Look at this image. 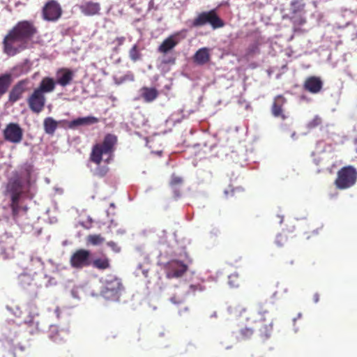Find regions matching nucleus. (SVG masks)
Returning a JSON list of instances; mask_svg holds the SVG:
<instances>
[{
  "mask_svg": "<svg viewBox=\"0 0 357 357\" xmlns=\"http://www.w3.org/2000/svg\"><path fill=\"white\" fill-rule=\"evenodd\" d=\"M291 10L294 13L301 12L305 7V3L303 0H292L291 2Z\"/></svg>",
  "mask_w": 357,
  "mask_h": 357,
  "instance_id": "c85d7f7f",
  "label": "nucleus"
},
{
  "mask_svg": "<svg viewBox=\"0 0 357 357\" xmlns=\"http://www.w3.org/2000/svg\"><path fill=\"white\" fill-rule=\"evenodd\" d=\"M295 135H296V133H295V132H293V133L291 134V137H292L294 139H296V138H295Z\"/></svg>",
  "mask_w": 357,
  "mask_h": 357,
  "instance_id": "6e6d98bb",
  "label": "nucleus"
},
{
  "mask_svg": "<svg viewBox=\"0 0 357 357\" xmlns=\"http://www.w3.org/2000/svg\"><path fill=\"white\" fill-rule=\"evenodd\" d=\"M46 98L44 94L34 89L33 93L27 98V104L29 109L36 114L40 113L45 105Z\"/></svg>",
  "mask_w": 357,
  "mask_h": 357,
  "instance_id": "1a4fd4ad",
  "label": "nucleus"
},
{
  "mask_svg": "<svg viewBox=\"0 0 357 357\" xmlns=\"http://www.w3.org/2000/svg\"><path fill=\"white\" fill-rule=\"evenodd\" d=\"M91 222H92V220H91V218H88V222H87L86 224H85V223H84V222H82V223H81V225H82L84 227H85V228H86V229H89V228L91 227Z\"/></svg>",
  "mask_w": 357,
  "mask_h": 357,
  "instance_id": "c03bdc74",
  "label": "nucleus"
},
{
  "mask_svg": "<svg viewBox=\"0 0 357 357\" xmlns=\"http://www.w3.org/2000/svg\"><path fill=\"white\" fill-rule=\"evenodd\" d=\"M61 8L60 5L54 0L47 2L43 7V18L47 21H56L61 15Z\"/></svg>",
  "mask_w": 357,
  "mask_h": 357,
  "instance_id": "9b49d317",
  "label": "nucleus"
},
{
  "mask_svg": "<svg viewBox=\"0 0 357 357\" xmlns=\"http://www.w3.org/2000/svg\"><path fill=\"white\" fill-rule=\"evenodd\" d=\"M280 223L281 224L283 221V217H280Z\"/></svg>",
  "mask_w": 357,
  "mask_h": 357,
  "instance_id": "4d7b16f0",
  "label": "nucleus"
},
{
  "mask_svg": "<svg viewBox=\"0 0 357 357\" xmlns=\"http://www.w3.org/2000/svg\"><path fill=\"white\" fill-rule=\"evenodd\" d=\"M45 132L48 135H54L58 127V122L52 117H47L43 121Z\"/></svg>",
  "mask_w": 357,
  "mask_h": 357,
  "instance_id": "5701e85b",
  "label": "nucleus"
},
{
  "mask_svg": "<svg viewBox=\"0 0 357 357\" xmlns=\"http://www.w3.org/2000/svg\"><path fill=\"white\" fill-rule=\"evenodd\" d=\"M210 59L209 49L202 47L198 50L194 55V61L195 63L203 65L206 63Z\"/></svg>",
  "mask_w": 357,
  "mask_h": 357,
  "instance_id": "a211bd4d",
  "label": "nucleus"
},
{
  "mask_svg": "<svg viewBox=\"0 0 357 357\" xmlns=\"http://www.w3.org/2000/svg\"><path fill=\"white\" fill-rule=\"evenodd\" d=\"M13 73H4L0 75V97L8 89L13 81Z\"/></svg>",
  "mask_w": 357,
  "mask_h": 357,
  "instance_id": "aec40b11",
  "label": "nucleus"
},
{
  "mask_svg": "<svg viewBox=\"0 0 357 357\" xmlns=\"http://www.w3.org/2000/svg\"><path fill=\"white\" fill-rule=\"evenodd\" d=\"M17 68H13V71L15 70Z\"/></svg>",
  "mask_w": 357,
  "mask_h": 357,
  "instance_id": "774afa93",
  "label": "nucleus"
},
{
  "mask_svg": "<svg viewBox=\"0 0 357 357\" xmlns=\"http://www.w3.org/2000/svg\"><path fill=\"white\" fill-rule=\"evenodd\" d=\"M258 54H259V45L258 43L255 42L249 45L246 50L245 56L249 58Z\"/></svg>",
  "mask_w": 357,
  "mask_h": 357,
  "instance_id": "cd10ccee",
  "label": "nucleus"
},
{
  "mask_svg": "<svg viewBox=\"0 0 357 357\" xmlns=\"http://www.w3.org/2000/svg\"><path fill=\"white\" fill-rule=\"evenodd\" d=\"M245 307L241 306L239 304H234L233 305H230L228 307V310L230 314H233L234 316L238 317L241 316L242 312L245 311Z\"/></svg>",
  "mask_w": 357,
  "mask_h": 357,
  "instance_id": "c756f323",
  "label": "nucleus"
},
{
  "mask_svg": "<svg viewBox=\"0 0 357 357\" xmlns=\"http://www.w3.org/2000/svg\"><path fill=\"white\" fill-rule=\"evenodd\" d=\"M6 309L15 317L21 316L22 312L17 305H14L13 307L7 305Z\"/></svg>",
  "mask_w": 357,
  "mask_h": 357,
  "instance_id": "e433bc0d",
  "label": "nucleus"
},
{
  "mask_svg": "<svg viewBox=\"0 0 357 357\" xmlns=\"http://www.w3.org/2000/svg\"><path fill=\"white\" fill-rule=\"evenodd\" d=\"M45 278L47 279V282H45V287H47L49 286L54 285L56 284V281H55L54 278L48 277L46 275H45Z\"/></svg>",
  "mask_w": 357,
  "mask_h": 357,
  "instance_id": "79ce46f5",
  "label": "nucleus"
},
{
  "mask_svg": "<svg viewBox=\"0 0 357 357\" xmlns=\"http://www.w3.org/2000/svg\"><path fill=\"white\" fill-rule=\"evenodd\" d=\"M98 121V119L94 116H89L81 117L70 121L69 123V127L72 128L78 126L91 125L97 123Z\"/></svg>",
  "mask_w": 357,
  "mask_h": 357,
  "instance_id": "412c9836",
  "label": "nucleus"
},
{
  "mask_svg": "<svg viewBox=\"0 0 357 357\" xmlns=\"http://www.w3.org/2000/svg\"><path fill=\"white\" fill-rule=\"evenodd\" d=\"M294 331H295V332H297L298 329L295 328Z\"/></svg>",
  "mask_w": 357,
  "mask_h": 357,
  "instance_id": "338daca9",
  "label": "nucleus"
},
{
  "mask_svg": "<svg viewBox=\"0 0 357 357\" xmlns=\"http://www.w3.org/2000/svg\"><path fill=\"white\" fill-rule=\"evenodd\" d=\"M125 40V37L121 36L116 38V41H117L119 45H121L124 43Z\"/></svg>",
  "mask_w": 357,
  "mask_h": 357,
  "instance_id": "49530a36",
  "label": "nucleus"
},
{
  "mask_svg": "<svg viewBox=\"0 0 357 357\" xmlns=\"http://www.w3.org/2000/svg\"><path fill=\"white\" fill-rule=\"evenodd\" d=\"M320 123H321L320 118H319L318 116H316V117H314V119L312 121H310L308 123V127L309 128H314V127L318 126Z\"/></svg>",
  "mask_w": 357,
  "mask_h": 357,
  "instance_id": "a19ab883",
  "label": "nucleus"
},
{
  "mask_svg": "<svg viewBox=\"0 0 357 357\" xmlns=\"http://www.w3.org/2000/svg\"><path fill=\"white\" fill-rule=\"evenodd\" d=\"M253 334V331L250 328H245L241 331V335H242V338L246 339L249 338Z\"/></svg>",
  "mask_w": 357,
  "mask_h": 357,
  "instance_id": "4c0bfd02",
  "label": "nucleus"
},
{
  "mask_svg": "<svg viewBox=\"0 0 357 357\" xmlns=\"http://www.w3.org/2000/svg\"><path fill=\"white\" fill-rule=\"evenodd\" d=\"M301 315H302L301 313H298V319H300L301 317Z\"/></svg>",
  "mask_w": 357,
  "mask_h": 357,
  "instance_id": "13d9d810",
  "label": "nucleus"
},
{
  "mask_svg": "<svg viewBox=\"0 0 357 357\" xmlns=\"http://www.w3.org/2000/svg\"><path fill=\"white\" fill-rule=\"evenodd\" d=\"M304 86L307 91L317 93L322 88V82L319 77H310L306 79Z\"/></svg>",
  "mask_w": 357,
  "mask_h": 357,
  "instance_id": "dca6fc26",
  "label": "nucleus"
},
{
  "mask_svg": "<svg viewBox=\"0 0 357 357\" xmlns=\"http://www.w3.org/2000/svg\"><path fill=\"white\" fill-rule=\"evenodd\" d=\"M75 73L68 68H60L56 73V84L64 87L71 84Z\"/></svg>",
  "mask_w": 357,
  "mask_h": 357,
  "instance_id": "ddd939ff",
  "label": "nucleus"
},
{
  "mask_svg": "<svg viewBox=\"0 0 357 357\" xmlns=\"http://www.w3.org/2000/svg\"><path fill=\"white\" fill-rule=\"evenodd\" d=\"M61 333L63 332H59L56 326L51 325L49 331V337L55 342H59L62 340Z\"/></svg>",
  "mask_w": 357,
  "mask_h": 357,
  "instance_id": "b1692460",
  "label": "nucleus"
},
{
  "mask_svg": "<svg viewBox=\"0 0 357 357\" xmlns=\"http://www.w3.org/2000/svg\"><path fill=\"white\" fill-rule=\"evenodd\" d=\"M129 55H130V58L131 59V60H132L134 61H136L137 60H138L139 59L140 54L137 50V47L136 45H135L131 48V50H130V52H129Z\"/></svg>",
  "mask_w": 357,
  "mask_h": 357,
  "instance_id": "f704fd0d",
  "label": "nucleus"
},
{
  "mask_svg": "<svg viewBox=\"0 0 357 357\" xmlns=\"http://www.w3.org/2000/svg\"><path fill=\"white\" fill-rule=\"evenodd\" d=\"M199 290L202 291V289L201 287H199Z\"/></svg>",
  "mask_w": 357,
  "mask_h": 357,
  "instance_id": "0e129e2a",
  "label": "nucleus"
},
{
  "mask_svg": "<svg viewBox=\"0 0 357 357\" xmlns=\"http://www.w3.org/2000/svg\"><path fill=\"white\" fill-rule=\"evenodd\" d=\"M228 284L230 287H238V275L237 273H233L229 276Z\"/></svg>",
  "mask_w": 357,
  "mask_h": 357,
  "instance_id": "72a5a7b5",
  "label": "nucleus"
},
{
  "mask_svg": "<svg viewBox=\"0 0 357 357\" xmlns=\"http://www.w3.org/2000/svg\"><path fill=\"white\" fill-rule=\"evenodd\" d=\"M272 330V323H270L268 325H265L262 328L260 329L261 335L266 339L270 337Z\"/></svg>",
  "mask_w": 357,
  "mask_h": 357,
  "instance_id": "2f4dec72",
  "label": "nucleus"
},
{
  "mask_svg": "<svg viewBox=\"0 0 357 357\" xmlns=\"http://www.w3.org/2000/svg\"><path fill=\"white\" fill-rule=\"evenodd\" d=\"M29 172H26L23 175L14 174L9 180L7 190L11 196V207L14 217L20 211V201L22 197L32 198L35 193V187L29 177Z\"/></svg>",
  "mask_w": 357,
  "mask_h": 357,
  "instance_id": "f03ea898",
  "label": "nucleus"
},
{
  "mask_svg": "<svg viewBox=\"0 0 357 357\" xmlns=\"http://www.w3.org/2000/svg\"><path fill=\"white\" fill-rule=\"evenodd\" d=\"M124 79L129 80V81H133L134 75L132 73H129L127 75H126Z\"/></svg>",
  "mask_w": 357,
  "mask_h": 357,
  "instance_id": "a18cd8bd",
  "label": "nucleus"
},
{
  "mask_svg": "<svg viewBox=\"0 0 357 357\" xmlns=\"http://www.w3.org/2000/svg\"><path fill=\"white\" fill-rule=\"evenodd\" d=\"M187 269L188 265L181 259H171L165 265L166 277L169 279L181 278Z\"/></svg>",
  "mask_w": 357,
  "mask_h": 357,
  "instance_id": "423d86ee",
  "label": "nucleus"
},
{
  "mask_svg": "<svg viewBox=\"0 0 357 357\" xmlns=\"http://www.w3.org/2000/svg\"><path fill=\"white\" fill-rule=\"evenodd\" d=\"M314 303H317L319 301V294H315L314 295Z\"/></svg>",
  "mask_w": 357,
  "mask_h": 357,
  "instance_id": "09e8293b",
  "label": "nucleus"
},
{
  "mask_svg": "<svg viewBox=\"0 0 357 357\" xmlns=\"http://www.w3.org/2000/svg\"><path fill=\"white\" fill-rule=\"evenodd\" d=\"M183 36L180 33H176L167 38L158 47V51L166 54L174 49L182 40Z\"/></svg>",
  "mask_w": 357,
  "mask_h": 357,
  "instance_id": "f8f14e48",
  "label": "nucleus"
},
{
  "mask_svg": "<svg viewBox=\"0 0 357 357\" xmlns=\"http://www.w3.org/2000/svg\"><path fill=\"white\" fill-rule=\"evenodd\" d=\"M181 183H182V178L181 177L175 176V175H172V180L170 182V184L172 186H174L176 184H180Z\"/></svg>",
  "mask_w": 357,
  "mask_h": 357,
  "instance_id": "ea45409f",
  "label": "nucleus"
},
{
  "mask_svg": "<svg viewBox=\"0 0 357 357\" xmlns=\"http://www.w3.org/2000/svg\"><path fill=\"white\" fill-rule=\"evenodd\" d=\"M27 348V345L22 344L21 343H17V344H15L13 347V354L15 357V356L17 354L23 353L26 351V349Z\"/></svg>",
  "mask_w": 357,
  "mask_h": 357,
  "instance_id": "473e14b6",
  "label": "nucleus"
},
{
  "mask_svg": "<svg viewBox=\"0 0 357 357\" xmlns=\"http://www.w3.org/2000/svg\"><path fill=\"white\" fill-rule=\"evenodd\" d=\"M107 245L116 253L121 251V248L114 241L107 242Z\"/></svg>",
  "mask_w": 357,
  "mask_h": 357,
  "instance_id": "58836bf2",
  "label": "nucleus"
},
{
  "mask_svg": "<svg viewBox=\"0 0 357 357\" xmlns=\"http://www.w3.org/2000/svg\"><path fill=\"white\" fill-rule=\"evenodd\" d=\"M190 289H192L193 291H195L197 289V287L194 286V285H191L190 286Z\"/></svg>",
  "mask_w": 357,
  "mask_h": 357,
  "instance_id": "864d4df0",
  "label": "nucleus"
},
{
  "mask_svg": "<svg viewBox=\"0 0 357 357\" xmlns=\"http://www.w3.org/2000/svg\"><path fill=\"white\" fill-rule=\"evenodd\" d=\"M3 136L6 141L18 144L22 139L23 130L17 123H10L4 129Z\"/></svg>",
  "mask_w": 357,
  "mask_h": 357,
  "instance_id": "9d476101",
  "label": "nucleus"
},
{
  "mask_svg": "<svg viewBox=\"0 0 357 357\" xmlns=\"http://www.w3.org/2000/svg\"><path fill=\"white\" fill-rule=\"evenodd\" d=\"M31 266L33 268H30V271H33L34 273L37 272V271L42 270L43 268V262L41 259L38 257H32L31 258Z\"/></svg>",
  "mask_w": 357,
  "mask_h": 357,
  "instance_id": "bb28decb",
  "label": "nucleus"
},
{
  "mask_svg": "<svg viewBox=\"0 0 357 357\" xmlns=\"http://www.w3.org/2000/svg\"><path fill=\"white\" fill-rule=\"evenodd\" d=\"M357 180V170L352 166H347L337 172L335 184L340 190L348 189L355 185Z\"/></svg>",
  "mask_w": 357,
  "mask_h": 357,
  "instance_id": "20e7f679",
  "label": "nucleus"
},
{
  "mask_svg": "<svg viewBox=\"0 0 357 357\" xmlns=\"http://www.w3.org/2000/svg\"><path fill=\"white\" fill-rule=\"evenodd\" d=\"M55 81L52 78L47 77L41 80L38 87L36 89L45 95V93L52 92L55 89Z\"/></svg>",
  "mask_w": 357,
  "mask_h": 357,
  "instance_id": "f3484780",
  "label": "nucleus"
},
{
  "mask_svg": "<svg viewBox=\"0 0 357 357\" xmlns=\"http://www.w3.org/2000/svg\"><path fill=\"white\" fill-rule=\"evenodd\" d=\"M22 209L23 211L25 212L26 211V207H22Z\"/></svg>",
  "mask_w": 357,
  "mask_h": 357,
  "instance_id": "052dcab7",
  "label": "nucleus"
},
{
  "mask_svg": "<svg viewBox=\"0 0 357 357\" xmlns=\"http://www.w3.org/2000/svg\"><path fill=\"white\" fill-rule=\"evenodd\" d=\"M55 313L56 314V317L59 318V307H56L55 309Z\"/></svg>",
  "mask_w": 357,
  "mask_h": 357,
  "instance_id": "3c124183",
  "label": "nucleus"
},
{
  "mask_svg": "<svg viewBox=\"0 0 357 357\" xmlns=\"http://www.w3.org/2000/svg\"><path fill=\"white\" fill-rule=\"evenodd\" d=\"M116 142V137L113 135H107L104 139L102 144H96L91 152V160L99 165L104 156H107L104 159L107 162H109L111 155L113 152V148Z\"/></svg>",
  "mask_w": 357,
  "mask_h": 357,
  "instance_id": "7ed1b4c3",
  "label": "nucleus"
},
{
  "mask_svg": "<svg viewBox=\"0 0 357 357\" xmlns=\"http://www.w3.org/2000/svg\"><path fill=\"white\" fill-rule=\"evenodd\" d=\"M19 282L23 288H26L31 284L33 277L30 273H22L18 277Z\"/></svg>",
  "mask_w": 357,
  "mask_h": 357,
  "instance_id": "393cba45",
  "label": "nucleus"
},
{
  "mask_svg": "<svg viewBox=\"0 0 357 357\" xmlns=\"http://www.w3.org/2000/svg\"><path fill=\"white\" fill-rule=\"evenodd\" d=\"M225 194L226 195H227V194H228L227 190H225Z\"/></svg>",
  "mask_w": 357,
  "mask_h": 357,
  "instance_id": "680f3d73",
  "label": "nucleus"
},
{
  "mask_svg": "<svg viewBox=\"0 0 357 357\" xmlns=\"http://www.w3.org/2000/svg\"><path fill=\"white\" fill-rule=\"evenodd\" d=\"M184 300L183 297H178V298L174 296L171 297L170 301L174 304H179L181 303Z\"/></svg>",
  "mask_w": 357,
  "mask_h": 357,
  "instance_id": "37998d69",
  "label": "nucleus"
},
{
  "mask_svg": "<svg viewBox=\"0 0 357 357\" xmlns=\"http://www.w3.org/2000/svg\"><path fill=\"white\" fill-rule=\"evenodd\" d=\"M296 318H294V319H293V321H294V322H295V321H296Z\"/></svg>",
  "mask_w": 357,
  "mask_h": 357,
  "instance_id": "69168bd1",
  "label": "nucleus"
},
{
  "mask_svg": "<svg viewBox=\"0 0 357 357\" xmlns=\"http://www.w3.org/2000/svg\"><path fill=\"white\" fill-rule=\"evenodd\" d=\"M36 33V29L31 22L29 21L18 22L3 39V52L9 56H13L30 48Z\"/></svg>",
  "mask_w": 357,
  "mask_h": 357,
  "instance_id": "f257e3e1",
  "label": "nucleus"
},
{
  "mask_svg": "<svg viewBox=\"0 0 357 357\" xmlns=\"http://www.w3.org/2000/svg\"><path fill=\"white\" fill-rule=\"evenodd\" d=\"M104 286L101 295L107 300L116 301L119 298L121 283L119 278L113 275L107 276L103 281Z\"/></svg>",
  "mask_w": 357,
  "mask_h": 357,
  "instance_id": "39448f33",
  "label": "nucleus"
},
{
  "mask_svg": "<svg viewBox=\"0 0 357 357\" xmlns=\"http://www.w3.org/2000/svg\"><path fill=\"white\" fill-rule=\"evenodd\" d=\"M282 236L281 235H278V236H277V237H276L275 243H276L279 246H280V245H282V243H281V240H280V239H282Z\"/></svg>",
  "mask_w": 357,
  "mask_h": 357,
  "instance_id": "de8ad7c7",
  "label": "nucleus"
},
{
  "mask_svg": "<svg viewBox=\"0 0 357 357\" xmlns=\"http://www.w3.org/2000/svg\"><path fill=\"white\" fill-rule=\"evenodd\" d=\"M135 275L137 276L143 275L146 278L148 276V268L142 264H139L135 270Z\"/></svg>",
  "mask_w": 357,
  "mask_h": 357,
  "instance_id": "c9c22d12",
  "label": "nucleus"
},
{
  "mask_svg": "<svg viewBox=\"0 0 357 357\" xmlns=\"http://www.w3.org/2000/svg\"><path fill=\"white\" fill-rule=\"evenodd\" d=\"M105 241V238L100 234H91L87 236L86 242L93 245H99Z\"/></svg>",
  "mask_w": 357,
  "mask_h": 357,
  "instance_id": "a878e982",
  "label": "nucleus"
},
{
  "mask_svg": "<svg viewBox=\"0 0 357 357\" xmlns=\"http://www.w3.org/2000/svg\"><path fill=\"white\" fill-rule=\"evenodd\" d=\"M25 322L27 324H34L35 323L33 317H31L29 320L25 321Z\"/></svg>",
  "mask_w": 357,
  "mask_h": 357,
  "instance_id": "8fccbe9b",
  "label": "nucleus"
},
{
  "mask_svg": "<svg viewBox=\"0 0 357 357\" xmlns=\"http://www.w3.org/2000/svg\"><path fill=\"white\" fill-rule=\"evenodd\" d=\"M174 193L176 194V196L178 197V194H177V192L175 190Z\"/></svg>",
  "mask_w": 357,
  "mask_h": 357,
  "instance_id": "e2e57ef3",
  "label": "nucleus"
},
{
  "mask_svg": "<svg viewBox=\"0 0 357 357\" xmlns=\"http://www.w3.org/2000/svg\"><path fill=\"white\" fill-rule=\"evenodd\" d=\"M284 102V98L281 96H278L275 98V101L272 107V113L274 116L281 117L282 119H286V116L282 113V105Z\"/></svg>",
  "mask_w": 357,
  "mask_h": 357,
  "instance_id": "6ab92c4d",
  "label": "nucleus"
},
{
  "mask_svg": "<svg viewBox=\"0 0 357 357\" xmlns=\"http://www.w3.org/2000/svg\"><path fill=\"white\" fill-rule=\"evenodd\" d=\"M266 313V311H264L263 312H259V314L261 316V320H264V319L263 318L264 317V314Z\"/></svg>",
  "mask_w": 357,
  "mask_h": 357,
  "instance_id": "603ef678",
  "label": "nucleus"
},
{
  "mask_svg": "<svg viewBox=\"0 0 357 357\" xmlns=\"http://www.w3.org/2000/svg\"><path fill=\"white\" fill-rule=\"evenodd\" d=\"M70 264L73 268H82L91 264V252L84 249L77 250L70 257Z\"/></svg>",
  "mask_w": 357,
  "mask_h": 357,
  "instance_id": "6e6552de",
  "label": "nucleus"
},
{
  "mask_svg": "<svg viewBox=\"0 0 357 357\" xmlns=\"http://www.w3.org/2000/svg\"><path fill=\"white\" fill-rule=\"evenodd\" d=\"M29 81L26 79L20 81L14 86L9 93V100L12 102L17 101L22 93L28 90Z\"/></svg>",
  "mask_w": 357,
  "mask_h": 357,
  "instance_id": "4468645a",
  "label": "nucleus"
},
{
  "mask_svg": "<svg viewBox=\"0 0 357 357\" xmlns=\"http://www.w3.org/2000/svg\"><path fill=\"white\" fill-rule=\"evenodd\" d=\"M164 62L165 63H169V62L174 63V59H169V61H165Z\"/></svg>",
  "mask_w": 357,
  "mask_h": 357,
  "instance_id": "5fc2aeb1",
  "label": "nucleus"
},
{
  "mask_svg": "<svg viewBox=\"0 0 357 357\" xmlns=\"http://www.w3.org/2000/svg\"><path fill=\"white\" fill-rule=\"evenodd\" d=\"M110 206L114 208V203H111L110 204Z\"/></svg>",
  "mask_w": 357,
  "mask_h": 357,
  "instance_id": "bf43d9fd",
  "label": "nucleus"
},
{
  "mask_svg": "<svg viewBox=\"0 0 357 357\" xmlns=\"http://www.w3.org/2000/svg\"><path fill=\"white\" fill-rule=\"evenodd\" d=\"M93 266L98 269H105L109 267L107 259H98L93 261Z\"/></svg>",
  "mask_w": 357,
  "mask_h": 357,
  "instance_id": "7c9ffc66",
  "label": "nucleus"
},
{
  "mask_svg": "<svg viewBox=\"0 0 357 357\" xmlns=\"http://www.w3.org/2000/svg\"><path fill=\"white\" fill-rule=\"evenodd\" d=\"M158 91L154 88L143 87L141 89V96L145 102H152L158 97Z\"/></svg>",
  "mask_w": 357,
  "mask_h": 357,
  "instance_id": "4be33fe9",
  "label": "nucleus"
},
{
  "mask_svg": "<svg viewBox=\"0 0 357 357\" xmlns=\"http://www.w3.org/2000/svg\"><path fill=\"white\" fill-rule=\"evenodd\" d=\"M210 24L213 29L222 27V20L216 15L214 10L208 12H203L193 21L194 26H200L206 24Z\"/></svg>",
  "mask_w": 357,
  "mask_h": 357,
  "instance_id": "0eeeda50",
  "label": "nucleus"
},
{
  "mask_svg": "<svg viewBox=\"0 0 357 357\" xmlns=\"http://www.w3.org/2000/svg\"><path fill=\"white\" fill-rule=\"evenodd\" d=\"M79 7L81 12L87 16L96 15L100 10V6L98 3L91 1L83 2Z\"/></svg>",
  "mask_w": 357,
  "mask_h": 357,
  "instance_id": "2eb2a0df",
  "label": "nucleus"
}]
</instances>
